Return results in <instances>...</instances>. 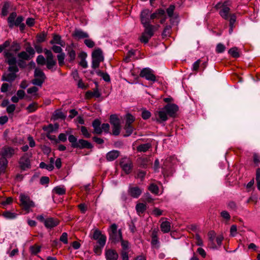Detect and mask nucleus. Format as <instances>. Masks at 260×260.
I'll return each instance as SVG.
<instances>
[{
    "label": "nucleus",
    "instance_id": "obj_1",
    "mask_svg": "<svg viewBox=\"0 0 260 260\" xmlns=\"http://www.w3.org/2000/svg\"><path fill=\"white\" fill-rule=\"evenodd\" d=\"M69 141L71 144L72 147L74 148L82 149H92L93 145L88 141L84 139H79L77 140V138L73 135H70L68 137Z\"/></svg>",
    "mask_w": 260,
    "mask_h": 260
},
{
    "label": "nucleus",
    "instance_id": "obj_2",
    "mask_svg": "<svg viewBox=\"0 0 260 260\" xmlns=\"http://www.w3.org/2000/svg\"><path fill=\"white\" fill-rule=\"evenodd\" d=\"M4 55L5 58V62L9 65V67L8 68V71H18L17 60L14 54L10 52L9 50H6L4 51Z\"/></svg>",
    "mask_w": 260,
    "mask_h": 260
},
{
    "label": "nucleus",
    "instance_id": "obj_3",
    "mask_svg": "<svg viewBox=\"0 0 260 260\" xmlns=\"http://www.w3.org/2000/svg\"><path fill=\"white\" fill-rule=\"evenodd\" d=\"M92 68L95 69L99 67L100 62L103 61L104 57L100 48L95 49L92 53Z\"/></svg>",
    "mask_w": 260,
    "mask_h": 260
},
{
    "label": "nucleus",
    "instance_id": "obj_4",
    "mask_svg": "<svg viewBox=\"0 0 260 260\" xmlns=\"http://www.w3.org/2000/svg\"><path fill=\"white\" fill-rule=\"evenodd\" d=\"M35 78L32 80L31 83L39 87H41L45 82L46 77L42 70L39 68H36L34 72Z\"/></svg>",
    "mask_w": 260,
    "mask_h": 260
},
{
    "label": "nucleus",
    "instance_id": "obj_5",
    "mask_svg": "<svg viewBox=\"0 0 260 260\" xmlns=\"http://www.w3.org/2000/svg\"><path fill=\"white\" fill-rule=\"evenodd\" d=\"M144 27V30L142 33L141 36L139 38V40L142 43L147 44L154 34V26H148V27Z\"/></svg>",
    "mask_w": 260,
    "mask_h": 260
},
{
    "label": "nucleus",
    "instance_id": "obj_6",
    "mask_svg": "<svg viewBox=\"0 0 260 260\" xmlns=\"http://www.w3.org/2000/svg\"><path fill=\"white\" fill-rule=\"evenodd\" d=\"M32 156L31 153H25L20 158L18 161L19 167L22 170H26L31 167L30 158Z\"/></svg>",
    "mask_w": 260,
    "mask_h": 260
},
{
    "label": "nucleus",
    "instance_id": "obj_7",
    "mask_svg": "<svg viewBox=\"0 0 260 260\" xmlns=\"http://www.w3.org/2000/svg\"><path fill=\"white\" fill-rule=\"evenodd\" d=\"M17 17L16 12L11 13L8 18V23L10 28H13L14 26H18L22 23L24 20V17L22 16Z\"/></svg>",
    "mask_w": 260,
    "mask_h": 260
},
{
    "label": "nucleus",
    "instance_id": "obj_8",
    "mask_svg": "<svg viewBox=\"0 0 260 260\" xmlns=\"http://www.w3.org/2000/svg\"><path fill=\"white\" fill-rule=\"evenodd\" d=\"M110 122L113 126V135L118 136L120 132V122L117 115L112 114L110 116Z\"/></svg>",
    "mask_w": 260,
    "mask_h": 260
},
{
    "label": "nucleus",
    "instance_id": "obj_9",
    "mask_svg": "<svg viewBox=\"0 0 260 260\" xmlns=\"http://www.w3.org/2000/svg\"><path fill=\"white\" fill-rule=\"evenodd\" d=\"M17 149L8 145H5L0 149V156L7 159L10 158L14 156Z\"/></svg>",
    "mask_w": 260,
    "mask_h": 260
},
{
    "label": "nucleus",
    "instance_id": "obj_10",
    "mask_svg": "<svg viewBox=\"0 0 260 260\" xmlns=\"http://www.w3.org/2000/svg\"><path fill=\"white\" fill-rule=\"evenodd\" d=\"M139 75L140 77L152 82H155L156 81V76L153 74V71L149 68H143Z\"/></svg>",
    "mask_w": 260,
    "mask_h": 260
},
{
    "label": "nucleus",
    "instance_id": "obj_11",
    "mask_svg": "<svg viewBox=\"0 0 260 260\" xmlns=\"http://www.w3.org/2000/svg\"><path fill=\"white\" fill-rule=\"evenodd\" d=\"M20 201L21 202V205L25 210L28 211L30 208L35 206L34 203L27 195L21 194L20 195Z\"/></svg>",
    "mask_w": 260,
    "mask_h": 260
},
{
    "label": "nucleus",
    "instance_id": "obj_12",
    "mask_svg": "<svg viewBox=\"0 0 260 260\" xmlns=\"http://www.w3.org/2000/svg\"><path fill=\"white\" fill-rule=\"evenodd\" d=\"M140 19L141 23L144 27H148V26H153L150 24V11L148 9H144L142 11L140 15Z\"/></svg>",
    "mask_w": 260,
    "mask_h": 260
},
{
    "label": "nucleus",
    "instance_id": "obj_13",
    "mask_svg": "<svg viewBox=\"0 0 260 260\" xmlns=\"http://www.w3.org/2000/svg\"><path fill=\"white\" fill-rule=\"evenodd\" d=\"M120 166L122 170L126 174H129L133 168V162L128 158H123L120 162Z\"/></svg>",
    "mask_w": 260,
    "mask_h": 260
},
{
    "label": "nucleus",
    "instance_id": "obj_14",
    "mask_svg": "<svg viewBox=\"0 0 260 260\" xmlns=\"http://www.w3.org/2000/svg\"><path fill=\"white\" fill-rule=\"evenodd\" d=\"M168 115L172 117H174L178 111V107L175 104H168L164 107Z\"/></svg>",
    "mask_w": 260,
    "mask_h": 260
},
{
    "label": "nucleus",
    "instance_id": "obj_15",
    "mask_svg": "<svg viewBox=\"0 0 260 260\" xmlns=\"http://www.w3.org/2000/svg\"><path fill=\"white\" fill-rule=\"evenodd\" d=\"M127 193L131 197L137 199L142 194V190L137 186H133L129 185L127 190Z\"/></svg>",
    "mask_w": 260,
    "mask_h": 260
},
{
    "label": "nucleus",
    "instance_id": "obj_16",
    "mask_svg": "<svg viewBox=\"0 0 260 260\" xmlns=\"http://www.w3.org/2000/svg\"><path fill=\"white\" fill-rule=\"evenodd\" d=\"M72 37L76 40L86 39L89 37V35L86 32L80 29L76 28L72 34Z\"/></svg>",
    "mask_w": 260,
    "mask_h": 260
},
{
    "label": "nucleus",
    "instance_id": "obj_17",
    "mask_svg": "<svg viewBox=\"0 0 260 260\" xmlns=\"http://www.w3.org/2000/svg\"><path fill=\"white\" fill-rule=\"evenodd\" d=\"M9 73H4L2 76V80L11 82L15 80L17 77L16 73L19 72V69L17 71H9Z\"/></svg>",
    "mask_w": 260,
    "mask_h": 260
},
{
    "label": "nucleus",
    "instance_id": "obj_18",
    "mask_svg": "<svg viewBox=\"0 0 260 260\" xmlns=\"http://www.w3.org/2000/svg\"><path fill=\"white\" fill-rule=\"evenodd\" d=\"M59 224V220L57 218L52 217L47 218L44 220L45 226L48 229L53 228Z\"/></svg>",
    "mask_w": 260,
    "mask_h": 260
},
{
    "label": "nucleus",
    "instance_id": "obj_19",
    "mask_svg": "<svg viewBox=\"0 0 260 260\" xmlns=\"http://www.w3.org/2000/svg\"><path fill=\"white\" fill-rule=\"evenodd\" d=\"M230 11V8L226 6V3H224L222 4V9H220L219 13L223 19L228 20L229 18Z\"/></svg>",
    "mask_w": 260,
    "mask_h": 260
},
{
    "label": "nucleus",
    "instance_id": "obj_20",
    "mask_svg": "<svg viewBox=\"0 0 260 260\" xmlns=\"http://www.w3.org/2000/svg\"><path fill=\"white\" fill-rule=\"evenodd\" d=\"M101 122L98 119L94 120L92 123V125L93 127V133L101 135L102 133V129L101 127Z\"/></svg>",
    "mask_w": 260,
    "mask_h": 260
},
{
    "label": "nucleus",
    "instance_id": "obj_21",
    "mask_svg": "<svg viewBox=\"0 0 260 260\" xmlns=\"http://www.w3.org/2000/svg\"><path fill=\"white\" fill-rule=\"evenodd\" d=\"M167 115L168 114L166 111L164 109V108H162L156 113V116L158 117L157 120L159 122L166 121L168 119Z\"/></svg>",
    "mask_w": 260,
    "mask_h": 260
},
{
    "label": "nucleus",
    "instance_id": "obj_22",
    "mask_svg": "<svg viewBox=\"0 0 260 260\" xmlns=\"http://www.w3.org/2000/svg\"><path fill=\"white\" fill-rule=\"evenodd\" d=\"M105 255L107 260H117L118 257L117 252L115 250L110 249L106 251Z\"/></svg>",
    "mask_w": 260,
    "mask_h": 260
},
{
    "label": "nucleus",
    "instance_id": "obj_23",
    "mask_svg": "<svg viewBox=\"0 0 260 260\" xmlns=\"http://www.w3.org/2000/svg\"><path fill=\"white\" fill-rule=\"evenodd\" d=\"M122 238V232L121 230H119L118 232L109 235V240L111 243H116L120 241V240Z\"/></svg>",
    "mask_w": 260,
    "mask_h": 260
},
{
    "label": "nucleus",
    "instance_id": "obj_24",
    "mask_svg": "<svg viewBox=\"0 0 260 260\" xmlns=\"http://www.w3.org/2000/svg\"><path fill=\"white\" fill-rule=\"evenodd\" d=\"M120 152L118 150H112L106 154V158L108 161H113L116 159L119 155Z\"/></svg>",
    "mask_w": 260,
    "mask_h": 260
},
{
    "label": "nucleus",
    "instance_id": "obj_25",
    "mask_svg": "<svg viewBox=\"0 0 260 260\" xmlns=\"http://www.w3.org/2000/svg\"><path fill=\"white\" fill-rule=\"evenodd\" d=\"M101 95V94L99 92L98 88H94L93 91H87L85 93L86 99H89L94 96L95 98H99Z\"/></svg>",
    "mask_w": 260,
    "mask_h": 260
},
{
    "label": "nucleus",
    "instance_id": "obj_26",
    "mask_svg": "<svg viewBox=\"0 0 260 260\" xmlns=\"http://www.w3.org/2000/svg\"><path fill=\"white\" fill-rule=\"evenodd\" d=\"M152 145L151 143H147L139 145L137 147V150L139 152H145L147 151L150 148H151Z\"/></svg>",
    "mask_w": 260,
    "mask_h": 260
},
{
    "label": "nucleus",
    "instance_id": "obj_27",
    "mask_svg": "<svg viewBox=\"0 0 260 260\" xmlns=\"http://www.w3.org/2000/svg\"><path fill=\"white\" fill-rule=\"evenodd\" d=\"M161 231L164 233H169L171 230V223L168 221H164L160 224Z\"/></svg>",
    "mask_w": 260,
    "mask_h": 260
},
{
    "label": "nucleus",
    "instance_id": "obj_28",
    "mask_svg": "<svg viewBox=\"0 0 260 260\" xmlns=\"http://www.w3.org/2000/svg\"><path fill=\"white\" fill-rule=\"evenodd\" d=\"M50 43L51 44H57L61 46H63L64 45V42L61 40V37L57 35H54L53 39L50 41Z\"/></svg>",
    "mask_w": 260,
    "mask_h": 260
},
{
    "label": "nucleus",
    "instance_id": "obj_29",
    "mask_svg": "<svg viewBox=\"0 0 260 260\" xmlns=\"http://www.w3.org/2000/svg\"><path fill=\"white\" fill-rule=\"evenodd\" d=\"M152 240L151 244L153 246H155L156 248H158V239L157 236V232L153 231L151 235Z\"/></svg>",
    "mask_w": 260,
    "mask_h": 260
},
{
    "label": "nucleus",
    "instance_id": "obj_30",
    "mask_svg": "<svg viewBox=\"0 0 260 260\" xmlns=\"http://www.w3.org/2000/svg\"><path fill=\"white\" fill-rule=\"evenodd\" d=\"M136 209L139 215L143 214L146 210V205L143 203H139L136 205Z\"/></svg>",
    "mask_w": 260,
    "mask_h": 260
},
{
    "label": "nucleus",
    "instance_id": "obj_31",
    "mask_svg": "<svg viewBox=\"0 0 260 260\" xmlns=\"http://www.w3.org/2000/svg\"><path fill=\"white\" fill-rule=\"evenodd\" d=\"M8 165V160L7 158L1 157L0 158V170L5 172Z\"/></svg>",
    "mask_w": 260,
    "mask_h": 260
},
{
    "label": "nucleus",
    "instance_id": "obj_32",
    "mask_svg": "<svg viewBox=\"0 0 260 260\" xmlns=\"http://www.w3.org/2000/svg\"><path fill=\"white\" fill-rule=\"evenodd\" d=\"M53 116L55 119H64L66 117V116L63 113V112L60 109H57L55 110L53 113Z\"/></svg>",
    "mask_w": 260,
    "mask_h": 260
},
{
    "label": "nucleus",
    "instance_id": "obj_33",
    "mask_svg": "<svg viewBox=\"0 0 260 260\" xmlns=\"http://www.w3.org/2000/svg\"><path fill=\"white\" fill-rule=\"evenodd\" d=\"M2 216L7 219H13L17 217V214L9 211H6L2 213Z\"/></svg>",
    "mask_w": 260,
    "mask_h": 260
},
{
    "label": "nucleus",
    "instance_id": "obj_34",
    "mask_svg": "<svg viewBox=\"0 0 260 260\" xmlns=\"http://www.w3.org/2000/svg\"><path fill=\"white\" fill-rule=\"evenodd\" d=\"M53 191L58 195H63L66 192V188L60 186H56L53 188Z\"/></svg>",
    "mask_w": 260,
    "mask_h": 260
},
{
    "label": "nucleus",
    "instance_id": "obj_35",
    "mask_svg": "<svg viewBox=\"0 0 260 260\" xmlns=\"http://www.w3.org/2000/svg\"><path fill=\"white\" fill-rule=\"evenodd\" d=\"M148 189L154 194H158L159 192V188L158 186L154 183H151L148 187Z\"/></svg>",
    "mask_w": 260,
    "mask_h": 260
},
{
    "label": "nucleus",
    "instance_id": "obj_36",
    "mask_svg": "<svg viewBox=\"0 0 260 260\" xmlns=\"http://www.w3.org/2000/svg\"><path fill=\"white\" fill-rule=\"evenodd\" d=\"M228 53L234 58H238L240 56L238 49L236 47L230 49Z\"/></svg>",
    "mask_w": 260,
    "mask_h": 260
},
{
    "label": "nucleus",
    "instance_id": "obj_37",
    "mask_svg": "<svg viewBox=\"0 0 260 260\" xmlns=\"http://www.w3.org/2000/svg\"><path fill=\"white\" fill-rule=\"evenodd\" d=\"M56 64V61L54 57L46 59V66L48 69L51 70Z\"/></svg>",
    "mask_w": 260,
    "mask_h": 260
},
{
    "label": "nucleus",
    "instance_id": "obj_38",
    "mask_svg": "<svg viewBox=\"0 0 260 260\" xmlns=\"http://www.w3.org/2000/svg\"><path fill=\"white\" fill-rule=\"evenodd\" d=\"M67 50L68 51V55L69 57V61L71 62L73 61L76 57V52L75 51L71 48V47H68L67 48Z\"/></svg>",
    "mask_w": 260,
    "mask_h": 260
},
{
    "label": "nucleus",
    "instance_id": "obj_39",
    "mask_svg": "<svg viewBox=\"0 0 260 260\" xmlns=\"http://www.w3.org/2000/svg\"><path fill=\"white\" fill-rule=\"evenodd\" d=\"M125 124L132 125V124L135 120V118L134 116L129 113H127L125 115Z\"/></svg>",
    "mask_w": 260,
    "mask_h": 260
},
{
    "label": "nucleus",
    "instance_id": "obj_40",
    "mask_svg": "<svg viewBox=\"0 0 260 260\" xmlns=\"http://www.w3.org/2000/svg\"><path fill=\"white\" fill-rule=\"evenodd\" d=\"M124 129L126 133L124 134V137H128L130 136L134 131V127L132 125L125 124Z\"/></svg>",
    "mask_w": 260,
    "mask_h": 260
},
{
    "label": "nucleus",
    "instance_id": "obj_41",
    "mask_svg": "<svg viewBox=\"0 0 260 260\" xmlns=\"http://www.w3.org/2000/svg\"><path fill=\"white\" fill-rule=\"evenodd\" d=\"M172 26L170 25H167L165 26L164 30L162 32V36L163 37H166L169 36L171 34Z\"/></svg>",
    "mask_w": 260,
    "mask_h": 260
},
{
    "label": "nucleus",
    "instance_id": "obj_42",
    "mask_svg": "<svg viewBox=\"0 0 260 260\" xmlns=\"http://www.w3.org/2000/svg\"><path fill=\"white\" fill-rule=\"evenodd\" d=\"M41 247L37 245H34L30 247V251L32 254L36 255L41 250Z\"/></svg>",
    "mask_w": 260,
    "mask_h": 260
},
{
    "label": "nucleus",
    "instance_id": "obj_43",
    "mask_svg": "<svg viewBox=\"0 0 260 260\" xmlns=\"http://www.w3.org/2000/svg\"><path fill=\"white\" fill-rule=\"evenodd\" d=\"M104 246L100 245V244H95L94 245L93 251L98 255H101L102 251Z\"/></svg>",
    "mask_w": 260,
    "mask_h": 260
},
{
    "label": "nucleus",
    "instance_id": "obj_44",
    "mask_svg": "<svg viewBox=\"0 0 260 260\" xmlns=\"http://www.w3.org/2000/svg\"><path fill=\"white\" fill-rule=\"evenodd\" d=\"M18 57L23 60H28L30 59L29 55L25 51H21L18 54Z\"/></svg>",
    "mask_w": 260,
    "mask_h": 260
},
{
    "label": "nucleus",
    "instance_id": "obj_45",
    "mask_svg": "<svg viewBox=\"0 0 260 260\" xmlns=\"http://www.w3.org/2000/svg\"><path fill=\"white\" fill-rule=\"evenodd\" d=\"M38 108V104L37 103H33L29 104L26 108L27 110L29 113L35 112Z\"/></svg>",
    "mask_w": 260,
    "mask_h": 260
},
{
    "label": "nucleus",
    "instance_id": "obj_46",
    "mask_svg": "<svg viewBox=\"0 0 260 260\" xmlns=\"http://www.w3.org/2000/svg\"><path fill=\"white\" fill-rule=\"evenodd\" d=\"M21 49L20 44L17 42H13L11 46V50L15 52H17Z\"/></svg>",
    "mask_w": 260,
    "mask_h": 260
},
{
    "label": "nucleus",
    "instance_id": "obj_47",
    "mask_svg": "<svg viewBox=\"0 0 260 260\" xmlns=\"http://www.w3.org/2000/svg\"><path fill=\"white\" fill-rule=\"evenodd\" d=\"M57 58L58 61V64L60 66H62L64 64V60L65 58V54L61 53L57 55Z\"/></svg>",
    "mask_w": 260,
    "mask_h": 260
},
{
    "label": "nucleus",
    "instance_id": "obj_48",
    "mask_svg": "<svg viewBox=\"0 0 260 260\" xmlns=\"http://www.w3.org/2000/svg\"><path fill=\"white\" fill-rule=\"evenodd\" d=\"M86 56V54L84 53L81 55V59L79 62L80 66L82 67L83 68H87L88 67L87 62L85 60V57Z\"/></svg>",
    "mask_w": 260,
    "mask_h": 260
},
{
    "label": "nucleus",
    "instance_id": "obj_49",
    "mask_svg": "<svg viewBox=\"0 0 260 260\" xmlns=\"http://www.w3.org/2000/svg\"><path fill=\"white\" fill-rule=\"evenodd\" d=\"M175 9V6L173 5H170L166 10V12L168 16L172 18L173 16L174 12Z\"/></svg>",
    "mask_w": 260,
    "mask_h": 260
},
{
    "label": "nucleus",
    "instance_id": "obj_50",
    "mask_svg": "<svg viewBox=\"0 0 260 260\" xmlns=\"http://www.w3.org/2000/svg\"><path fill=\"white\" fill-rule=\"evenodd\" d=\"M97 74L102 77L105 81L109 82L110 81V76L107 73H104L103 72L99 71L97 72Z\"/></svg>",
    "mask_w": 260,
    "mask_h": 260
},
{
    "label": "nucleus",
    "instance_id": "obj_51",
    "mask_svg": "<svg viewBox=\"0 0 260 260\" xmlns=\"http://www.w3.org/2000/svg\"><path fill=\"white\" fill-rule=\"evenodd\" d=\"M225 50V46L222 43H218L216 47V52L217 53H221Z\"/></svg>",
    "mask_w": 260,
    "mask_h": 260
},
{
    "label": "nucleus",
    "instance_id": "obj_52",
    "mask_svg": "<svg viewBox=\"0 0 260 260\" xmlns=\"http://www.w3.org/2000/svg\"><path fill=\"white\" fill-rule=\"evenodd\" d=\"M105 236V235L102 234V232L100 230L96 229L94 231L91 238L94 240H96L98 238L101 237L102 236Z\"/></svg>",
    "mask_w": 260,
    "mask_h": 260
},
{
    "label": "nucleus",
    "instance_id": "obj_53",
    "mask_svg": "<svg viewBox=\"0 0 260 260\" xmlns=\"http://www.w3.org/2000/svg\"><path fill=\"white\" fill-rule=\"evenodd\" d=\"M81 132L82 133V134L87 138H90L91 136L90 134L88 132L87 128L85 126H82L81 127Z\"/></svg>",
    "mask_w": 260,
    "mask_h": 260
},
{
    "label": "nucleus",
    "instance_id": "obj_54",
    "mask_svg": "<svg viewBox=\"0 0 260 260\" xmlns=\"http://www.w3.org/2000/svg\"><path fill=\"white\" fill-rule=\"evenodd\" d=\"M36 61L38 64L42 66L44 65L46 63L45 58L42 55H40L37 57Z\"/></svg>",
    "mask_w": 260,
    "mask_h": 260
},
{
    "label": "nucleus",
    "instance_id": "obj_55",
    "mask_svg": "<svg viewBox=\"0 0 260 260\" xmlns=\"http://www.w3.org/2000/svg\"><path fill=\"white\" fill-rule=\"evenodd\" d=\"M84 42L86 46L90 48H92L95 46V43L91 39L86 38Z\"/></svg>",
    "mask_w": 260,
    "mask_h": 260
},
{
    "label": "nucleus",
    "instance_id": "obj_56",
    "mask_svg": "<svg viewBox=\"0 0 260 260\" xmlns=\"http://www.w3.org/2000/svg\"><path fill=\"white\" fill-rule=\"evenodd\" d=\"M107 240V237L106 236H102L101 237L98 238L96 240L97 241L96 244H100L102 246H105L106 244Z\"/></svg>",
    "mask_w": 260,
    "mask_h": 260
},
{
    "label": "nucleus",
    "instance_id": "obj_57",
    "mask_svg": "<svg viewBox=\"0 0 260 260\" xmlns=\"http://www.w3.org/2000/svg\"><path fill=\"white\" fill-rule=\"evenodd\" d=\"M109 234H114L117 232V225L115 223H113L110 227L108 230Z\"/></svg>",
    "mask_w": 260,
    "mask_h": 260
},
{
    "label": "nucleus",
    "instance_id": "obj_58",
    "mask_svg": "<svg viewBox=\"0 0 260 260\" xmlns=\"http://www.w3.org/2000/svg\"><path fill=\"white\" fill-rule=\"evenodd\" d=\"M253 162L256 166L260 165V156L256 153H254L253 156Z\"/></svg>",
    "mask_w": 260,
    "mask_h": 260
},
{
    "label": "nucleus",
    "instance_id": "obj_59",
    "mask_svg": "<svg viewBox=\"0 0 260 260\" xmlns=\"http://www.w3.org/2000/svg\"><path fill=\"white\" fill-rule=\"evenodd\" d=\"M46 35L44 33L40 34L37 36V42L42 43L45 41Z\"/></svg>",
    "mask_w": 260,
    "mask_h": 260
},
{
    "label": "nucleus",
    "instance_id": "obj_60",
    "mask_svg": "<svg viewBox=\"0 0 260 260\" xmlns=\"http://www.w3.org/2000/svg\"><path fill=\"white\" fill-rule=\"evenodd\" d=\"M141 116L144 119H147L151 116V113L149 111L144 110L142 111Z\"/></svg>",
    "mask_w": 260,
    "mask_h": 260
},
{
    "label": "nucleus",
    "instance_id": "obj_61",
    "mask_svg": "<svg viewBox=\"0 0 260 260\" xmlns=\"http://www.w3.org/2000/svg\"><path fill=\"white\" fill-rule=\"evenodd\" d=\"M228 207L234 211H236L237 209V206L236 203L234 201H230L228 204Z\"/></svg>",
    "mask_w": 260,
    "mask_h": 260
},
{
    "label": "nucleus",
    "instance_id": "obj_62",
    "mask_svg": "<svg viewBox=\"0 0 260 260\" xmlns=\"http://www.w3.org/2000/svg\"><path fill=\"white\" fill-rule=\"evenodd\" d=\"M49 178L47 176H43L40 178V183L42 185L48 184L49 183Z\"/></svg>",
    "mask_w": 260,
    "mask_h": 260
},
{
    "label": "nucleus",
    "instance_id": "obj_63",
    "mask_svg": "<svg viewBox=\"0 0 260 260\" xmlns=\"http://www.w3.org/2000/svg\"><path fill=\"white\" fill-rule=\"evenodd\" d=\"M59 240L64 244L68 243V234L67 233H63L61 235Z\"/></svg>",
    "mask_w": 260,
    "mask_h": 260
},
{
    "label": "nucleus",
    "instance_id": "obj_64",
    "mask_svg": "<svg viewBox=\"0 0 260 260\" xmlns=\"http://www.w3.org/2000/svg\"><path fill=\"white\" fill-rule=\"evenodd\" d=\"M220 215L222 218L228 220H229L231 219V216L230 214L228 213V212L226 211H222L220 213Z\"/></svg>",
    "mask_w": 260,
    "mask_h": 260
}]
</instances>
